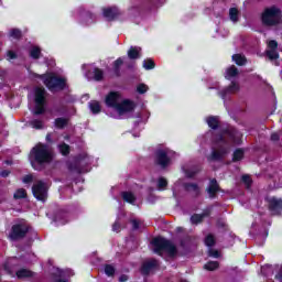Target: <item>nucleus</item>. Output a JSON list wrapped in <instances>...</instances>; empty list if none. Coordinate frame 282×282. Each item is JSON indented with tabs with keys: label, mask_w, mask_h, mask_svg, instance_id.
I'll list each match as a JSON object with an SVG mask.
<instances>
[{
	"label": "nucleus",
	"mask_w": 282,
	"mask_h": 282,
	"mask_svg": "<svg viewBox=\"0 0 282 282\" xmlns=\"http://www.w3.org/2000/svg\"><path fill=\"white\" fill-rule=\"evenodd\" d=\"M184 189L187 192L193 191L194 193H199V185H197V183H185Z\"/></svg>",
	"instance_id": "4c0bfd02"
},
{
	"label": "nucleus",
	"mask_w": 282,
	"mask_h": 282,
	"mask_svg": "<svg viewBox=\"0 0 282 282\" xmlns=\"http://www.w3.org/2000/svg\"><path fill=\"white\" fill-rule=\"evenodd\" d=\"M102 17L107 21L111 22V21H116L118 18L122 17V12L116 6L107 7V8L102 9Z\"/></svg>",
	"instance_id": "4468645a"
},
{
	"label": "nucleus",
	"mask_w": 282,
	"mask_h": 282,
	"mask_svg": "<svg viewBox=\"0 0 282 282\" xmlns=\"http://www.w3.org/2000/svg\"><path fill=\"white\" fill-rule=\"evenodd\" d=\"M154 164L155 166H160V169H169L171 165V158L166 150H156L154 153Z\"/></svg>",
	"instance_id": "9d476101"
},
{
	"label": "nucleus",
	"mask_w": 282,
	"mask_h": 282,
	"mask_svg": "<svg viewBox=\"0 0 282 282\" xmlns=\"http://www.w3.org/2000/svg\"><path fill=\"white\" fill-rule=\"evenodd\" d=\"M265 54L269 61H279V57H280L279 51L267 50Z\"/></svg>",
	"instance_id": "58836bf2"
},
{
	"label": "nucleus",
	"mask_w": 282,
	"mask_h": 282,
	"mask_svg": "<svg viewBox=\"0 0 282 282\" xmlns=\"http://www.w3.org/2000/svg\"><path fill=\"white\" fill-rule=\"evenodd\" d=\"M166 186H169V181H166V178H164V177H160L158 181V189L164 191V188H166Z\"/></svg>",
	"instance_id": "de8ad7c7"
},
{
	"label": "nucleus",
	"mask_w": 282,
	"mask_h": 282,
	"mask_svg": "<svg viewBox=\"0 0 282 282\" xmlns=\"http://www.w3.org/2000/svg\"><path fill=\"white\" fill-rule=\"evenodd\" d=\"M147 91H149V86H147L145 84H139L137 86V93L138 94H147Z\"/></svg>",
	"instance_id": "8fccbe9b"
},
{
	"label": "nucleus",
	"mask_w": 282,
	"mask_h": 282,
	"mask_svg": "<svg viewBox=\"0 0 282 282\" xmlns=\"http://www.w3.org/2000/svg\"><path fill=\"white\" fill-rule=\"evenodd\" d=\"M237 76H239V69L237 68V66L231 65L230 67H228V68L226 69L225 78H226L227 80H230V78H235V77H237Z\"/></svg>",
	"instance_id": "a878e982"
},
{
	"label": "nucleus",
	"mask_w": 282,
	"mask_h": 282,
	"mask_svg": "<svg viewBox=\"0 0 282 282\" xmlns=\"http://www.w3.org/2000/svg\"><path fill=\"white\" fill-rule=\"evenodd\" d=\"M120 98H121V95L118 91L108 93L105 99L106 107H108L109 109L116 110L118 105L120 104Z\"/></svg>",
	"instance_id": "dca6fc26"
},
{
	"label": "nucleus",
	"mask_w": 282,
	"mask_h": 282,
	"mask_svg": "<svg viewBox=\"0 0 282 282\" xmlns=\"http://www.w3.org/2000/svg\"><path fill=\"white\" fill-rule=\"evenodd\" d=\"M89 109H90L91 113H94V115H98V113H100V111H102V107H100V102H98V101H91L89 104Z\"/></svg>",
	"instance_id": "f704fd0d"
},
{
	"label": "nucleus",
	"mask_w": 282,
	"mask_h": 282,
	"mask_svg": "<svg viewBox=\"0 0 282 282\" xmlns=\"http://www.w3.org/2000/svg\"><path fill=\"white\" fill-rule=\"evenodd\" d=\"M206 193L208 194L209 199H217V193H221V186H219L217 178H212L209 181Z\"/></svg>",
	"instance_id": "f3484780"
},
{
	"label": "nucleus",
	"mask_w": 282,
	"mask_h": 282,
	"mask_svg": "<svg viewBox=\"0 0 282 282\" xmlns=\"http://www.w3.org/2000/svg\"><path fill=\"white\" fill-rule=\"evenodd\" d=\"M219 268L218 261H209L204 265V269L208 272H214V270H217Z\"/></svg>",
	"instance_id": "e433bc0d"
},
{
	"label": "nucleus",
	"mask_w": 282,
	"mask_h": 282,
	"mask_svg": "<svg viewBox=\"0 0 282 282\" xmlns=\"http://www.w3.org/2000/svg\"><path fill=\"white\" fill-rule=\"evenodd\" d=\"M206 122L209 127V129H213V131H217L219 129V118L215 116H209L206 119Z\"/></svg>",
	"instance_id": "393cba45"
},
{
	"label": "nucleus",
	"mask_w": 282,
	"mask_h": 282,
	"mask_svg": "<svg viewBox=\"0 0 282 282\" xmlns=\"http://www.w3.org/2000/svg\"><path fill=\"white\" fill-rule=\"evenodd\" d=\"M28 232H30V227L28 226V224H14L12 225L11 230L9 232V239L11 241H21V239H25L28 237Z\"/></svg>",
	"instance_id": "6e6552de"
},
{
	"label": "nucleus",
	"mask_w": 282,
	"mask_h": 282,
	"mask_svg": "<svg viewBox=\"0 0 282 282\" xmlns=\"http://www.w3.org/2000/svg\"><path fill=\"white\" fill-rule=\"evenodd\" d=\"M47 91L43 87H36L34 89V109H33V115L34 116H43L46 111L47 107V97H46Z\"/></svg>",
	"instance_id": "20e7f679"
},
{
	"label": "nucleus",
	"mask_w": 282,
	"mask_h": 282,
	"mask_svg": "<svg viewBox=\"0 0 282 282\" xmlns=\"http://www.w3.org/2000/svg\"><path fill=\"white\" fill-rule=\"evenodd\" d=\"M275 281L282 282V264L280 265L276 274L274 275Z\"/></svg>",
	"instance_id": "6e6d98bb"
},
{
	"label": "nucleus",
	"mask_w": 282,
	"mask_h": 282,
	"mask_svg": "<svg viewBox=\"0 0 282 282\" xmlns=\"http://www.w3.org/2000/svg\"><path fill=\"white\" fill-rule=\"evenodd\" d=\"M241 182L243 184H246V186H248V188H250V186H252V177H250V175H248V174H243L241 176Z\"/></svg>",
	"instance_id": "09e8293b"
},
{
	"label": "nucleus",
	"mask_w": 282,
	"mask_h": 282,
	"mask_svg": "<svg viewBox=\"0 0 282 282\" xmlns=\"http://www.w3.org/2000/svg\"><path fill=\"white\" fill-rule=\"evenodd\" d=\"M268 47H269V50L276 51V50H279V42H276V40H270L268 42Z\"/></svg>",
	"instance_id": "3c124183"
},
{
	"label": "nucleus",
	"mask_w": 282,
	"mask_h": 282,
	"mask_svg": "<svg viewBox=\"0 0 282 282\" xmlns=\"http://www.w3.org/2000/svg\"><path fill=\"white\" fill-rule=\"evenodd\" d=\"M209 257H214L215 259H219V251L215 249L209 250Z\"/></svg>",
	"instance_id": "13d9d810"
},
{
	"label": "nucleus",
	"mask_w": 282,
	"mask_h": 282,
	"mask_svg": "<svg viewBox=\"0 0 282 282\" xmlns=\"http://www.w3.org/2000/svg\"><path fill=\"white\" fill-rule=\"evenodd\" d=\"M94 78L98 82L102 80V78H105V72H102V69L96 67L94 69Z\"/></svg>",
	"instance_id": "c03bdc74"
},
{
	"label": "nucleus",
	"mask_w": 282,
	"mask_h": 282,
	"mask_svg": "<svg viewBox=\"0 0 282 282\" xmlns=\"http://www.w3.org/2000/svg\"><path fill=\"white\" fill-rule=\"evenodd\" d=\"M9 36H11V39H15V41H21V39H23V32L21 29H11Z\"/></svg>",
	"instance_id": "72a5a7b5"
},
{
	"label": "nucleus",
	"mask_w": 282,
	"mask_h": 282,
	"mask_svg": "<svg viewBox=\"0 0 282 282\" xmlns=\"http://www.w3.org/2000/svg\"><path fill=\"white\" fill-rule=\"evenodd\" d=\"M127 281H129V275H127V274H121V275L119 276V282H127Z\"/></svg>",
	"instance_id": "e2e57ef3"
},
{
	"label": "nucleus",
	"mask_w": 282,
	"mask_h": 282,
	"mask_svg": "<svg viewBox=\"0 0 282 282\" xmlns=\"http://www.w3.org/2000/svg\"><path fill=\"white\" fill-rule=\"evenodd\" d=\"M261 22L268 28L279 25L281 23V9L275 6L264 9L261 15Z\"/></svg>",
	"instance_id": "39448f33"
},
{
	"label": "nucleus",
	"mask_w": 282,
	"mask_h": 282,
	"mask_svg": "<svg viewBox=\"0 0 282 282\" xmlns=\"http://www.w3.org/2000/svg\"><path fill=\"white\" fill-rule=\"evenodd\" d=\"M239 90V85L235 82H231V84L226 87L225 89L219 91V96L223 98V100H226L230 94H237Z\"/></svg>",
	"instance_id": "6ab92c4d"
},
{
	"label": "nucleus",
	"mask_w": 282,
	"mask_h": 282,
	"mask_svg": "<svg viewBox=\"0 0 282 282\" xmlns=\"http://www.w3.org/2000/svg\"><path fill=\"white\" fill-rule=\"evenodd\" d=\"M177 230H178V232H180V230H182V227H178Z\"/></svg>",
	"instance_id": "338daca9"
},
{
	"label": "nucleus",
	"mask_w": 282,
	"mask_h": 282,
	"mask_svg": "<svg viewBox=\"0 0 282 282\" xmlns=\"http://www.w3.org/2000/svg\"><path fill=\"white\" fill-rule=\"evenodd\" d=\"M13 199H28V191L25 188H18L13 194Z\"/></svg>",
	"instance_id": "2f4dec72"
},
{
	"label": "nucleus",
	"mask_w": 282,
	"mask_h": 282,
	"mask_svg": "<svg viewBox=\"0 0 282 282\" xmlns=\"http://www.w3.org/2000/svg\"><path fill=\"white\" fill-rule=\"evenodd\" d=\"M105 274L107 276H115L116 268L111 264H105Z\"/></svg>",
	"instance_id": "49530a36"
},
{
	"label": "nucleus",
	"mask_w": 282,
	"mask_h": 282,
	"mask_svg": "<svg viewBox=\"0 0 282 282\" xmlns=\"http://www.w3.org/2000/svg\"><path fill=\"white\" fill-rule=\"evenodd\" d=\"M15 276H18V279H32L34 272L30 269H20L15 272Z\"/></svg>",
	"instance_id": "5701e85b"
},
{
	"label": "nucleus",
	"mask_w": 282,
	"mask_h": 282,
	"mask_svg": "<svg viewBox=\"0 0 282 282\" xmlns=\"http://www.w3.org/2000/svg\"><path fill=\"white\" fill-rule=\"evenodd\" d=\"M268 210L275 217H281L282 214V198L271 197L267 199Z\"/></svg>",
	"instance_id": "9b49d317"
},
{
	"label": "nucleus",
	"mask_w": 282,
	"mask_h": 282,
	"mask_svg": "<svg viewBox=\"0 0 282 282\" xmlns=\"http://www.w3.org/2000/svg\"><path fill=\"white\" fill-rule=\"evenodd\" d=\"M229 19H230V21H232L234 23H237V21H239V9H237V8H230V9H229Z\"/></svg>",
	"instance_id": "c9c22d12"
},
{
	"label": "nucleus",
	"mask_w": 282,
	"mask_h": 282,
	"mask_svg": "<svg viewBox=\"0 0 282 282\" xmlns=\"http://www.w3.org/2000/svg\"><path fill=\"white\" fill-rule=\"evenodd\" d=\"M42 78L45 87H47L50 91H53V89H58V91H63L67 87V79L54 73L42 75Z\"/></svg>",
	"instance_id": "7ed1b4c3"
},
{
	"label": "nucleus",
	"mask_w": 282,
	"mask_h": 282,
	"mask_svg": "<svg viewBox=\"0 0 282 282\" xmlns=\"http://www.w3.org/2000/svg\"><path fill=\"white\" fill-rule=\"evenodd\" d=\"M143 67L147 70L155 69V62L152 58H147L143 61Z\"/></svg>",
	"instance_id": "a19ab883"
},
{
	"label": "nucleus",
	"mask_w": 282,
	"mask_h": 282,
	"mask_svg": "<svg viewBox=\"0 0 282 282\" xmlns=\"http://www.w3.org/2000/svg\"><path fill=\"white\" fill-rule=\"evenodd\" d=\"M232 61L236 63V65H238L239 67H243V65H246V63H248V59L246 58V56L241 55V54H234L232 55Z\"/></svg>",
	"instance_id": "cd10ccee"
},
{
	"label": "nucleus",
	"mask_w": 282,
	"mask_h": 282,
	"mask_svg": "<svg viewBox=\"0 0 282 282\" xmlns=\"http://www.w3.org/2000/svg\"><path fill=\"white\" fill-rule=\"evenodd\" d=\"M202 221H204L202 214H193L191 216V223L194 224L195 226L202 224Z\"/></svg>",
	"instance_id": "37998d69"
},
{
	"label": "nucleus",
	"mask_w": 282,
	"mask_h": 282,
	"mask_svg": "<svg viewBox=\"0 0 282 282\" xmlns=\"http://www.w3.org/2000/svg\"><path fill=\"white\" fill-rule=\"evenodd\" d=\"M152 246L155 254H159L160 257H162V252H167L170 257H175L177 254V247L175 243L162 236L152 239Z\"/></svg>",
	"instance_id": "f03ea898"
},
{
	"label": "nucleus",
	"mask_w": 282,
	"mask_h": 282,
	"mask_svg": "<svg viewBox=\"0 0 282 282\" xmlns=\"http://www.w3.org/2000/svg\"><path fill=\"white\" fill-rule=\"evenodd\" d=\"M46 142H48V144H52V142H54V141L52 140V133H47V134H46Z\"/></svg>",
	"instance_id": "0e129e2a"
},
{
	"label": "nucleus",
	"mask_w": 282,
	"mask_h": 282,
	"mask_svg": "<svg viewBox=\"0 0 282 282\" xmlns=\"http://www.w3.org/2000/svg\"><path fill=\"white\" fill-rule=\"evenodd\" d=\"M216 144H237V128H226L216 138Z\"/></svg>",
	"instance_id": "0eeeda50"
},
{
	"label": "nucleus",
	"mask_w": 282,
	"mask_h": 282,
	"mask_svg": "<svg viewBox=\"0 0 282 282\" xmlns=\"http://www.w3.org/2000/svg\"><path fill=\"white\" fill-rule=\"evenodd\" d=\"M180 246L182 250L188 251L191 248H193V246H195V240L192 238V236L186 235L181 238Z\"/></svg>",
	"instance_id": "aec40b11"
},
{
	"label": "nucleus",
	"mask_w": 282,
	"mask_h": 282,
	"mask_svg": "<svg viewBox=\"0 0 282 282\" xmlns=\"http://www.w3.org/2000/svg\"><path fill=\"white\" fill-rule=\"evenodd\" d=\"M69 124V118H65V117H58L54 120V127L55 129H65V127H67Z\"/></svg>",
	"instance_id": "4be33fe9"
},
{
	"label": "nucleus",
	"mask_w": 282,
	"mask_h": 282,
	"mask_svg": "<svg viewBox=\"0 0 282 282\" xmlns=\"http://www.w3.org/2000/svg\"><path fill=\"white\" fill-rule=\"evenodd\" d=\"M55 282H69V280H67V279H57V280H55Z\"/></svg>",
	"instance_id": "69168bd1"
},
{
	"label": "nucleus",
	"mask_w": 282,
	"mask_h": 282,
	"mask_svg": "<svg viewBox=\"0 0 282 282\" xmlns=\"http://www.w3.org/2000/svg\"><path fill=\"white\" fill-rule=\"evenodd\" d=\"M213 213V209L212 208H206L203 210V213L200 214V216L203 217V219L205 217H210V214Z\"/></svg>",
	"instance_id": "4d7b16f0"
},
{
	"label": "nucleus",
	"mask_w": 282,
	"mask_h": 282,
	"mask_svg": "<svg viewBox=\"0 0 282 282\" xmlns=\"http://www.w3.org/2000/svg\"><path fill=\"white\" fill-rule=\"evenodd\" d=\"M135 110V101L131 99H123L121 102L117 105L115 111L119 113V116H124V113H131V111Z\"/></svg>",
	"instance_id": "f8f14e48"
},
{
	"label": "nucleus",
	"mask_w": 282,
	"mask_h": 282,
	"mask_svg": "<svg viewBox=\"0 0 282 282\" xmlns=\"http://www.w3.org/2000/svg\"><path fill=\"white\" fill-rule=\"evenodd\" d=\"M85 160H87V155L77 154L74 158V161L67 164L68 171H70L72 173H83V167H80V164L82 162H85Z\"/></svg>",
	"instance_id": "2eb2a0df"
},
{
	"label": "nucleus",
	"mask_w": 282,
	"mask_h": 282,
	"mask_svg": "<svg viewBox=\"0 0 282 282\" xmlns=\"http://www.w3.org/2000/svg\"><path fill=\"white\" fill-rule=\"evenodd\" d=\"M7 56H8V61H14L18 58V55L14 51H8Z\"/></svg>",
	"instance_id": "5fc2aeb1"
},
{
	"label": "nucleus",
	"mask_w": 282,
	"mask_h": 282,
	"mask_svg": "<svg viewBox=\"0 0 282 282\" xmlns=\"http://www.w3.org/2000/svg\"><path fill=\"white\" fill-rule=\"evenodd\" d=\"M69 217V213L65 209H58L56 213H55V221H58L59 224H67V219Z\"/></svg>",
	"instance_id": "412c9836"
},
{
	"label": "nucleus",
	"mask_w": 282,
	"mask_h": 282,
	"mask_svg": "<svg viewBox=\"0 0 282 282\" xmlns=\"http://www.w3.org/2000/svg\"><path fill=\"white\" fill-rule=\"evenodd\" d=\"M245 155V152H243V149L241 148H238L234 151L232 153V159H231V162H241V159L243 158Z\"/></svg>",
	"instance_id": "7c9ffc66"
},
{
	"label": "nucleus",
	"mask_w": 282,
	"mask_h": 282,
	"mask_svg": "<svg viewBox=\"0 0 282 282\" xmlns=\"http://www.w3.org/2000/svg\"><path fill=\"white\" fill-rule=\"evenodd\" d=\"M121 197L127 204H135V195L131 192H122Z\"/></svg>",
	"instance_id": "c85d7f7f"
},
{
	"label": "nucleus",
	"mask_w": 282,
	"mask_h": 282,
	"mask_svg": "<svg viewBox=\"0 0 282 282\" xmlns=\"http://www.w3.org/2000/svg\"><path fill=\"white\" fill-rule=\"evenodd\" d=\"M122 65H124V61L122 59V57H119L113 62L112 72L117 78H120L121 76L120 67H122Z\"/></svg>",
	"instance_id": "b1692460"
},
{
	"label": "nucleus",
	"mask_w": 282,
	"mask_h": 282,
	"mask_svg": "<svg viewBox=\"0 0 282 282\" xmlns=\"http://www.w3.org/2000/svg\"><path fill=\"white\" fill-rule=\"evenodd\" d=\"M216 240H215V236H213V234H209L205 237V246H207V248H213V246H215Z\"/></svg>",
	"instance_id": "79ce46f5"
},
{
	"label": "nucleus",
	"mask_w": 282,
	"mask_h": 282,
	"mask_svg": "<svg viewBox=\"0 0 282 282\" xmlns=\"http://www.w3.org/2000/svg\"><path fill=\"white\" fill-rule=\"evenodd\" d=\"M10 173H12L10 170H3L0 172V177H10Z\"/></svg>",
	"instance_id": "052dcab7"
},
{
	"label": "nucleus",
	"mask_w": 282,
	"mask_h": 282,
	"mask_svg": "<svg viewBox=\"0 0 282 282\" xmlns=\"http://www.w3.org/2000/svg\"><path fill=\"white\" fill-rule=\"evenodd\" d=\"M128 57L130 61H137V58H140V50L135 46H131L128 51Z\"/></svg>",
	"instance_id": "c756f323"
},
{
	"label": "nucleus",
	"mask_w": 282,
	"mask_h": 282,
	"mask_svg": "<svg viewBox=\"0 0 282 282\" xmlns=\"http://www.w3.org/2000/svg\"><path fill=\"white\" fill-rule=\"evenodd\" d=\"M279 140H281V137L279 135V133L273 132V133L271 134V141H272V142H279Z\"/></svg>",
	"instance_id": "bf43d9fd"
},
{
	"label": "nucleus",
	"mask_w": 282,
	"mask_h": 282,
	"mask_svg": "<svg viewBox=\"0 0 282 282\" xmlns=\"http://www.w3.org/2000/svg\"><path fill=\"white\" fill-rule=\"evenodd\" d=\"M23 184H32L34 182V175L32 174H26L22 177Z\"/></svg>",
	"instance_id": "603ef678"
},
{
	"label": "nucleus",
	"mask_w": 282,
	"mask_h": 282,
	"mask_svg": "<svg viewBox=\"0 0 282 282\" xmlns=\"http://www.w3.org/2000/svg\"><path fill=\"white\" fill-rule=\"evenodd\" d=\"M160 268V262L155 259L147 260L141 264L140 273L142 276H149L153 270Z\"/></svg>",
	"instance_id": "ddd939ff"
},
{
	"label": "nucleus",
	"mask_w": 282,
	"mask_h": 282,
	"mask_svg": "<svg viewBox=\"0 0 282 282\" xmlns=\"http://www.w3.org/2000/svg\"><path fill=\"white\" fill-rule=\"evenodd\" d=\"M29 56L33 58V61H39V58H41V47L33 46L29 52Z\"/></svg>",
	"instance_id": "473e14b6"
},
{
	"label": "nucleus",
	"mask_w": 282,
	"mask_h": 282,
	"mask_svg": "<svg viewBox=\"0 0 282 282\" xmlns=\"http://www.w3.org/2000/svg\"><path fill=\"white\" fill-rule=\"evenodd\" d=\"M57 149H58L61 155H63L64 158H67V155H69V153H72V148L69 147V144H67L65 142L58 144Z\"/></svg>",
	"instance_id": "bb28decb"
},
{
	"label": "nucleus",
	"mask_w": 282,
	"mask_h": 282,
	"mask_svg": "<svg viewBox=\"0 0 282 282\" xmlns=\"http://www.w3.org/2000/svg\"><path fill=\"white\" fill-rule=\"evenodd\" d=\"M30 127H32V129H36V130H41L43 129V120L41 119H33L29 122Z\"/></svg>",
	"instance_id": "ea45409f"
},
{
	"label": "nucleus",
	"mask_w": 282,
	"mask_h": 282,
	"mask_svg": "<svg viewBox=\"0 0 282 282\" xmlns=\"http://www.w3.org/2000/svg\"><path fill=\"white\" fill-rule=\"evenodd\" d=\"M130 223L132 225V230H140V220L131 219Z\"/></svg>",
	"instance_id": "864d4df0"
},
{
	"label": "nucleus",
	"mask_w": 282,
	"mask_h": 282,
	"mask_svg": "<svg viewBox=\"0 0 282 282\" xmlns=\"http://www.w3.org/2000/svg\"><path fill=\"white\" fill-rule=\"evenodd\" d=\"M226 155H228V148L219 147L218 150H213L208 160H212L213 162H221Z\"/></svg>",
	"instance_id": "a211bd4d"
},
{
	"label": "nucleus",
	"mask_w": 282,
	"mask_h": 282,
	"mask_svg": "<svg viewBox=\"0 0 282 282\" xmlns=\"http://www.w3.org/2000/svg\"><path fill=\"white\" fill-rule=\"evenodd\" d=\"M165 2L166 0H140L130 8V11L132 14H142V12H149Z\"/></svg>",
	"instance_id": "423d86ee"
},
{
	"label": "nucleus",
	"mask_w": 282,
	"mask_h": 282,
	"mask_svg": "<svg viewBox=\"0 0 282 282\" xmlns=\"http://www.w3.org/2000/svg\"><path fill=\"white\" fill-rule=\"evenodd\" d=\"M54 150L47 143L35 144L29 153V162L33 171H45L54 162Z\"/></svg>",
	"instance_id": "f257e3e1"
},
{
	"label": "nucleus",
	"mask_w": 282,
	"mask_h": 282,
	"mask_svg": "<svg viewBox=\"0 0 282 282\" xmlns=\"http://www.w3.org/2000/svg\"><path fill=\"white\" fill-rule=\"evenodd\" d=\"M33 197L37 199V202H46L47 200V185L43 181H37L32 186Z\"/></svg>",
	"instance_id": "1a4fd4ad"
},
{
	"label": "nucleus",
	"mask_w": 282,
	"mask_h": 282,
	"mask_svg": "<svg viewBox=\"0 0 282 282\" xmlns=\"http://www.w3.org/2000/svg\"><path fill=\"white\" fill-rule=\"evenodd\" d=\"M199 171H202L199 167H195L194 170H185V175L188 177V180H193V177H195Z\"/></svg>",
	"instance_id": "a18cd8bd"
},
{
	"label": "nucleus",
	"mask_w": 282,
	"mask_h": 282,
	"mask_svg": "<svg viewBox=\"0 0 282 282\" xmlns=\"http://www.w3.org/2000/svg\"><path fill=\"white\" fill-rule=\"evenodd\" d=\"M112 230H113V232H119L120 231V223L115 221L112 225Z\"/></svg>",
	"instance_id": "680f3d73"
}]
</instances>
